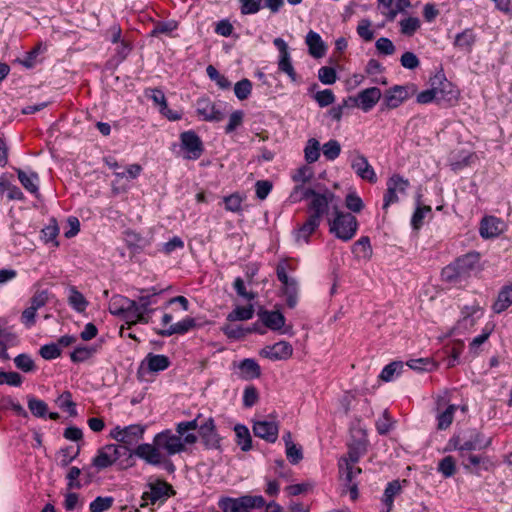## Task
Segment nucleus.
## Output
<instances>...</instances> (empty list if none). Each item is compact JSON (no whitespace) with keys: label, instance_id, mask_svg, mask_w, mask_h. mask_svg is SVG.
Here are the masks:
<instances>
[{"label":"nucleus","instance_id":"nucleus-15","mask_svg":"<svg viewBox=\"0 0 512 512\" xmlns=\"http://www.w3.org/2000/svg\"><path fill=\"white\" fill-rule=\"evenodd\" d=\"M274 45L279 51L278 69L280 72L285 73L292 82H296L298 77L293 67L292 59L287 43L282 38H275Z\"/></svg>","mask_w":512,"mask_h":512},{"label":"nucleus","instance_id":"nucleus-62","mask_svg":"<svg viewBox=\"0 0 512 512\" xmlns=\"http://www.w3.org/2000/svg\"><path fill=\"white\" fill-rule=\"evenodd\" d=\"M244 119V112L241 110H236L233 113H231L229 117L228 124L225 128L226 133H232L234 130H236L238 127H240L243 123Z\"/></svg>","mask_w":512,"mask_h":512},{"label":"nucleus","instance_id":"nucleus-11","mask_svg":"<svg viewBox=\"0 0 512 512\" xmlns=\"http://www.w3.org/2000/svg\"><path fill=\"white\" fill-rule=\"evenodd\" d=\"M409 187V181L398 174L392 175L387 180V191L383 199V209H387L391 204L397 203L401 196L406 194Z\"/></svg>","mask_w":512,"mask_h":512},{"label":"nucleus","instance_id":"nucleus-21","mask_svg":"<svg viewBox=\"0 0 512 512\" xmlns=\"http://www.w3.org/2000/svg\"><path fill=\"white\" fill-rule=\"evenodd\" d=\"M408 98V87L400 85L393 86L384 94L381 110L384 111L398 108Z\"/></svg>","mask_w":512,"mask_h":512},{"label":"nucleus","instance_id":"nucleus-28","mask_svg":"<svg viewBox=\"0 0 512 512\" xmlns=\"http://www.w3.org/2000/svg\"><path fill=\"white\" fill-rule=\"evenodd\" d=\"M512 305V282L504 285L498 292L497 298L492 305V310L500 314Z\"/></svg>","mask_w":512,"mask_h":512},{"label":"nucleus","instance_id":"nucleus-20","mask_svg":"<svg viewBox=\"0 0 512 512\" xmlns=\"http://www.w3.org/2000/svg\"><path fill=\"white\" fill-rule=\"evenodd\" d=\"M253 432L255 436L269 443H274L278 438L279 424L272 419L257 420L253 423Z\"/></svg>","mask_w":512,"mask_h":512},{"label":"nucleus","instance_id":"nucleus-44","mask_svg":"<svg viewBox=\"0 0 512 512\" xmlns=\"http://www.w3.org/2000/svg\"><path fill=\"white\" fill-rule=\"evenodd\" d=\"M314 192L315 190L312 188L299 184L290 193L289 200L291 203H297L305 199L310 200Z\"/></svg>","mask_w":512,"mask_h":512},{"label":"nucleus","instance_id":"nucleus-7","mask_svg":"<svg viewBox=\"0 0 512 512\" xmlns=\"http://www.w3.org/2000/svg\"><path fill=\"white\" fill-rule=\"evenodd\" d=\"M358 229L356 218L350 213L335 212V217L329 221V231L338 239L343 241L351 240Z\"/></svg>","mask_w":512,"mask_h":512},{"label":"nucleus","instance_id":"nucleus-51","mask_svg":"<svg viewBox=\"0 0 512 512\" xmlns=\"http://www.w3.org/2000/svg\"><path fill=\"white\" fill-rule=\"evenodd\" d=\"M322 151L327 160L333 161L340 155V143L337 140H329L323 145Z\"/></svg>","mask_w":512,"mask_h":512},{"label":"nucleus","instance_id":"nucleus-23","mask_svg":"<svg viewBox=\"0 0 512 512\" xmlns=\"http://www.w3.org/2000/svg\"><path fill=\"white\" fill-rule=\"evenodd\" d=\"M197 429L199 430L200 437L207 448L217 449L220 447L221 439L216 431L214 420L212 418H208L201 425L198 424Z\"/></svg>","mask_w":512,"mask_h":512},{"label":"nucleus","instance_id":"nucleus-55","mask_svg":"<svg viewBox=\"0 0 512 512\" xmlns=\"http://www.w3.org/2000/svg\"><path fill=\"white\" fill-rule=\"evenodd\" d=\"M113 504L112 497H97L89 505L90 512H104Z\"/></svg>","mask_w":512,"mask_h":512},{"label":"nucleus","instance_id":"nucleus-24","mask_svg":"<svg viewBox=\"0 0 512 512\" xmlns=\"http://www.w3.org/2000/svg\"><path fill=\"white\" fill-rule=\"evenodd\" d=\"M503 229L504 224L499 218L488 216L482 219L479 233L482 238L489 239L499 236Z\"/></svg>","mask_w":512,"mask_h":512},{"label":"nucleus","instance_id":"nucleus-60","mask_svg":"<svg viewBox=\"0 0 512 512\" xmlns=\"http://www.w3.org/2000/svg\"><path fill=\"white\" fill-rule=\"evenodd\" d=\"M16 367L23 372H31L35 369V364L32 358L27 354H20L14 359Z\"/></svg>","mask_w":512,"mask_h":512},{"label":"nucleus","instance_id":"nucleus-64","mask_svg":"<svg viewBox=\"0 0 512 512\" xmlns=\"http://www.w3.org/2000/svg\"><path fill=\"white\" fill-rule=\"evenodd\" d=\"M39 352L40 355L46 360L56 359L61 355V350L58 344L55 343L43 345Z\"/></svg>","mask_w":512,"mask_h":512},{"label":"nucleus","instance_id":"nucleus-59","mask_svg":"<svg viewBox=\"0 0 512 512\" xmlns=\"http://www.w3.org/2000/svg\"><path fill=\"white\" fill-rule=\"evenodd\" d=\"M22 383V377L17 372H4L0 370V385L7 384L18 387Z\"/></svg>","mask_w":512,"mask_h":512},{"label":"nucleus","instance_id":"nucleus-54","mask_svg":"<svg viewBox=\"0 0 512 512\" xmlns=\"http://www.w3.org/2000/svg\"><path fill=\"white\" fill-rule=\"evenodd\" d=\"M345 205L350 211L354 213H359L364 207L362 199L355 191L349 192L347 194L345 198Z\"/></svg>","mask_w":512,"mask_h":512},{"label":"nucleus","instance_id":"nucleus-46","mask_svg":"<svg viewBox=\"0 0 512 512\" xmlns=\"http://www.w3.org/2000/svg\"><path fill=\"white\" fill-rule=\"evenodd\" d=\"M206 72L209 78L216 82L220 89L227 90L231 87V82L228 80V78L220 74L214 66L209 65L206 69Z\"/></svg>","mask_w":512,"mask_h":512},{"label":"nucleus","instance_id":"nucleus-57","mask_svg":"<svg viewBox=\"0 0 512 512\" xmlns=\"http://www.w3.org/2000/svg\"><path fill=\"white\" fill-rule=\"evenodd\" d=\"M314 99L320 107H326L334 103L335 95L331 89H324L318 91L314 95Z\"/></svg>","mask_w":512,"mask_h":512},{"label":"nucleus","instance_id":"nucleus-1","mask_svg":"<svg viewBox=\"0 0 512 512\" xmlns=\"http://www.w3.org/2000/svg\"><path fill=\"white\" fill-rule=\"evenodd\" d=\"M160 293L156 288L142 289L136 300L114 295L109 301V312L124 319L128 328L138 323L147 324L154 312L150 306L157 303Z\"/></svg>","mask_w":512,"mask_h":512},{"label":"nucleus","instance_id":"nucleus-61","mask_svg":"<svg viewBox=\"0 0 512 512\" xmlns=\"http://www.w3.org/2000/svg\"><path fill=\"white\" fill-rule=\"evenodd\" d=\"M42 238L46 243L54 242L58 236L59 228L55 220H51L50 223L42 229Z\"/></svg>","mask_w":512,"mask_h":512},{"label":"nucleus","instance_id":"nucleus-33","mask_svg":"<svg viewBox=\"0 0 512 512\" xmlns=\"http://www.w3.org/2000/svg\"><path fill=\"white\" fill-rule=\"evenodd\" d=\"M240 377L245 380H251L260 376V366L253 359H244L239 364Z\"/></svg>","mask_w":512,"mask_h":512},{"label":"nucleus","instance_id":"nucleus-22","mask_svg":"<svg viewBox=\"0 0 512 512\" xmlns=\"http://www.w3.org/2000/svg\"><path fill=\"white\" fill-rule=\"evenodd\" d=\"M258 317L261 323L269 330L279 332L281 334L286 331L283 330L286 323L285 316L279 310H260Z\"/></svg>","mask_w":512,"mask_h":512},{"label":"nucleus","instance_id":"nucleus-16","mask_svg":"<svg viewBox=\"0 0 512 512\" xmlns=\"http://www.w3.org/2000/svg\"><path fill=\"white\" fill-rule=\"evenodd\" d=\"M134 454L146 463L154 466L161 465L166 458L162 449L154 441L138 445Z\"/></svg>","mask_w":512,"mask_h":512},{"label":"nucleus","instance_id":"nucleus-31","mask_svg":"<svg viewBox=\"0 0 512 512\" xmlns=\"http://www.w3.org/2000/svg\"><path fill=\"white\" fill-rule=\"evenodd\" d=\"M142 171V167L139 164H131L126 166L122 171H115V182L112 185V190L115 194L120 193V189L117 187L123 179L133 180L136 179Z\"/></svg>","mask_w":512,"mask_h":512},{"label":"nucleus","instance_id":"nucleus-12","mask_svg":"<svg viewBox=\"0 0 512 512\" xmlns=\"http://www.w3.org/2000/svg\"><path fill=\"white\" fill-rule=\"evenodd\" d=\"M145 427L140 424H132L126 427L116 426L110 431V437L125 445H134L142 440Z\"/></svg>","mask_w":512,"mask_h":512},{"label":"nucleus","instance_id":"nucleus-37","mask_svg":"<svg viewBox=\"0 0 512 512\" xmlns=\"http://www.w3.org/2000/svg\"><path fill=\"white\" fill-rule=\"evenodd\" d=\"M145 363L152 372H160L170 366L169 358L162 354H148L145 358Z\"/></svg>","mask_w":512,"mask_h":512},{"label":"nucleus","instance_id":"nucleus-58","mask_svg":"<svg viewBox=\"0 0 512 512\" xmlns=\"http://www.w3.org/2000/svg\"><path fill=\"white\" fill-rule=\"evenodd\" d=\"M431 212V207L430 206H419L417 207V209L415 210L413 216H412V219H411V225L413 226L414 229H419L422 224H423V220L424 218Z\"/></svg>","mask_w":512,"mask_h":512},{"label":"nucleus","instance_id":"nucleus-3","mask_svg":"<svg viewBox=\"0 0 512 512\" xmlns=\"http://www.w3.org/2000/svg\"><path fill=\"white\" fill-rule=\"evenodd\" d=\"M352 438L347 455L340 458L338 462L340 476L348 483L361 473V469L355 468L354 465L366 453L368 445L367 434L362 427L352 430Z\"/></svg>","mask_w":512,"mask_h":512},{"label":"nucleus","instance_id":"nucleus-38","mask_svg":"<svg viewBox=\"0 0 512 512\" xmlns=\"http://www.w3.org/2000/svg\"><path fill=\"white\" fill-rule=\"evenodd\" d=\"M400 33L404 36H413L421 27L418 17L407 16L399 21Z\"/></svg>","mask_w":512,"mask_h":512},{"label":"nucleus","instance_id":"nucleus-30","mask_svg":"<svg viewBox=\"0 0 512 512\" xmlns=\"http://www.w3.org/2000/svg\"><path fill=\"white\" fill-rule=\"evenodd\" d=\"M195 327H196L195 319L191 318V317H186V318L182 319L181 321L171 324L167 328L161 330L159 332V335L165 336V337H169L174 334L183 335Z\"/></svg>","mask_w":512,"mask_h":512},{"label":"nucleus","instance_id":"nucleus-48","mask_svg":"<svg viewBox=\"0 0 512 512\" xmlns=\"http://www.w3.org/2000/svg\"><path fill=\"white\" fill-rule=\"evenodd\" d=\"M438 472L445 478L452 477L456 472V462L452 456L444 457L438 464Z\"/></svg>","mask_w":512,"mask_h":512},{"label":"nucleus","instance_id":"nucleus-32","mask_svg":"<svg viewBox=\"0 0 512 512\" xmlns=\"http://www.w3.org/2000/svg\"><path fill=\"white\" fill-rule=\"evenodd\" d=\"M305 42L308 46L309 53L311 56L315 58H321L324 56L326 52V47L324 45V42L322 41L321 36L318 33L312 30L309 31L308 34L306 35Z\"/></svg>","mask_w":512,"mask_h":512},{"label":"nucleus","instance_id":"nucleus-50","mask_svg":"<svg viewBox=\"0 0 512 512\" xmlns=\"http://www.w3.org/2000/svg\"><path fill=\"white\" fill-rule=\"evenodd\" d=\"M372 22L367 19H361L357 26V34L366 42H370L374 39V32L372 30Z\"/></svg>","mask_w":512,"mask_h":512},{"label":"nucleus","instance_id":"nucleus-39","mask_svg":"<svg viewBox=\"0 0 512 512\" xmlns=\"http://www.w3.org/2000/svg\"><path fill=\"white\" fill-rule=\"evenodd\" d=\"M254 315V307L252 304L247 306H236L228 315L227 320L230 322L234 321H245L250 320Z\"/></svg>","mask_w":512,"mask_h":512},{"label":"nucleus","instance_id":"nucleus-52","mask_svg":"<svg viewBox=\"0 0 512 512\" xmlns=\"http://www.w3.org/2000/svg\"><path fill=\"white\" fill-rule=\"evenodd\" d=\"M252 91V83L248 79L238 81L234 86L235 96L239 100H245L249 97Z\"/></svg>","mask_w":512,"mask_h":512},{"label":"nucleus","instance_id":"nucleus-45","mask_svg":"<svg viewBox=\"0 0 512 512\" xmlns=\"http://www.w3.org/2000/svg\"><path fill=\"white\" fill-rule=\"evenodd\" d=\"M402 368V362H392L382 369L379 377L385 382H390L401 374Z\"/></svg>","mask_w":512,"mask_h":512},{"label":"nucleus","instance_id":"nucleus-63","mask_svg":"<svg viewBox=\"0 0 512 512\" xmlns=\"http://www.w3.org/2000/svg\"><path fill=\"white\" fill-rule=\"evenodd\" d=\"M375 47L378 53L383 55H392L395 52V45L386 37L379 38L375 43Z\"/></svg>","mask_w":512,"mask_h":512},{"label":"nucleus","instance_id":"nucleus-4","mask_svg":"<svg viewBox=\"0 0 512 512\" xmlns=\"http://www.w3.org/2000/svg\"><path fill=\"white\" fill-rule=\"evenodd\" d=\"M491 444V438H486L477 430H468L449 440L447 450H458L461 458L465 457L466 452L482 450Z\"/></svg>","mask_w":512,"mask_h":512},{"label":"nucleus","instance_id":"nucleus-34","mask_svg":"<svg viewBox=\"0 0 512 512\" xmlns=\"http://www.w3.org/2000/svg\"><path fill=\"white\" fill-rule=\"evenodd\" d=\"M68 304L78 313H82L88 307L89 302L84 295L77 290L76 287L71 286L68 289Z\"/></svg>","mask_w":512,"mask_h":512},{"label":"nucleus","instance_id":"nucleus-29","mask_svg":"<svg viewBox=\"0 0 512 512\" xmlns=\"http://www.w3.org/2000/svg\"><path fill=\"white\" fill-rule=\"evenodd\" d=\"M321 221L308 216L307 220L295 231L294 237L297 243H308L310 236L319 227Z\"/></svg>","mask_w":512,"mask_h":512},{"label":"nucleus","instance_id":"nucleus-5","mask_svg":"<svg viewBox=\"0 0 512 512\" xmlns=\"http://www.w3.org/2000/svg\"><path fill=\"white\" fill-rule=\"evenodd\" d=\"M264 505L265 499L261 495H243L237 498L225 496L218 501V507L222 512H251Z\"/></svg>","mask_w":512,"mask_h":512},{"label":"nucleus","instance_id":"nucleus-42","mask_svg":"<svg viewBox=\"0 0 512 512\" xmlns=\"http://www.w3.org/2000/svg\"><path fill=\"white\" fill-rule=\"evenodd\" d=\"M304 157L307 163L311 164L316 162L320 157V143L315 138L307 141L304 148Z\"/></svg>","mask_w":512,"mask_h":512},{"label":"nucleus","instance_id":"nucleus-8","mask_svg":"<svg viewBox=\"0 0 512 512\" xmlns=\"http://www.w3.org/2000/svg\"><path fill=\"white\" fill-rule=\"evenodd\" d=\"M293 269L287 260L280 261L276 268L277 277L282 283V292L289 308H294L298 302V283L296 279L288 276V271Z\"/></svg>","mask_w":512,"mask_h":512},{"label":"nucleus","instance_id":"nucleus-13","mask_svg":"<svg viewBox=\"0 0 512 512\" xmlns=\"http://www.w3.org/2000/svg\"><path fill=\"white\" fill-rule=\"evenodd\" d=\"M334 197V193L329 190H325L323 193L315 191L307 205L309 216L321 221L322 217L328 212Z\"/></svg>","mask_w":512,"mask_h":512},{"label":"nucleus","instance_id":"nucleus-26","mask_svg":"<svg viewBox=\"0 0 512 512\" xmlns=\"http://www.w3.org/2000/svg\"><path fill=\"white\" fill-rule=\"evenodd\" d=\"M197 114L205 121L218 122L223 119V114L215 104L206 98L197 101Z\"/></svg>","mask_w":512,"mask_h":512},{"label":"nucleus","instance_id":"nucleus-14","mask_svg":"<svg viewBox=\"0 0 512 512\" xmlns=\"http://www.w3.org/2000/svg\"><path fill=\"white\" fill-rule=\"evenodd\" d=\"M350 165L355 174L362 180L370 183L377 181L374 168L368 162V159L359 151H354L350 155Z\"/></svg>","mask_w":512,"mask_h":512},{"label":"nucleus","instance_id":"nucleus-41","mask_svg":"<svg viewBox=\"0 0 512 512\" xmlns=\"http://www.w3.org/2000/svg\"><path fill=\"white\" fill-rule=\"evenodd\" d=\"M18 179L23 185V187L32 194H36L38 192V175L34 172L26 173L22 170L17 171Z\"/></svg>","mask_w":512,"mask_h":512},{"label":"nucleus","instance_id":"nucleus-2","mask_svg":"<svg viewBox=\"0 0 512 512\" xmlns=\"http://www.w3.org/2000/svg\"><path fill=\"white\" fill-rule=\"evenodd\" d=\"M198 427V419L180 422L176 426L177 434L171 430H164L154 436V442L162 449L165 456H172L183 452L186 445H193L197 442L195 433L190 432Z\"/></svg>","mask_w":512,"mask_h":512},{"label":"nucleus","instance_id":"nucleus-47","mask_svg":"<svg viewBox=\"0 0 512 512\" xmlns=\"http://www.w3.org/2000/svg\"><path fill=\"white\" fill-rule=\"evenodd\" d=\"M243 196L238 193L231 194L223 198L225 209L227 211L238 213L242 210Z\"/></svg>","mask_w":512,"mask_h":512},{"label":"nucleus","instance_id":"nucleus-6","mask_svg":"<svg viewBox=\"0 0 512 512\" xmlns=\"http://www.w3.org/2000/svg\"><path fill=\"white\" fill-rule=\"evenodd\" d=\"M174 490L170 484L164 480L151 479L145 486L142 494L141 507L149 505L163 504L169 497L174 495Z\"/></svg>","mask_w":512,"mask_h":512},{"label":"nucleus","instance_id":"nucleus-10","mask_svg":"<svg viewBox=\"0 0 512 512\" xmlns=\"http://www.w3.org/2000/svg\"><path fill=\"white\" fill-rule=\"evenodd\" d=\"M128 449L125 446L109 444L102 447L93 458V465L99 469L112 466L122 455H126Z\"/></svg>","mask_w":512,"mask_h":512},{"label":"nucleus","instance_id":"nucleus-17","mask_svg":"<svg viewBox=\"0 0 512 512\" xmlns=\"http://www.w3.org/2000/svg\"><path fill=\"white\" fill-rule=\"evenodd\" d=\"M382 97V92L378 87L366 88L358 93L355 98H348L353 101L354 105L360 108L363 112H369L379 102Z\"/></svg>","mask_w":512,"mask_h":512},{"label":"nucleus","instance_id":"nucleus-36","mask_svg":"<svg viewBox=\"0 0 512 512\" xmlns=\"http://www.w3.org/2000/svg\"><path fill=\"white\" fill-rule=\"evenodd\" d=\"M352 252L357 259L369 260L373 253L369 237L365 236L357 240L353 245Z\"/></svg>","mask_w":512,"mask_h":512},{"label":"nucleus","instance_id":"nucleus-27","mask_svg":"<svg viewBox=\"0 0 512 512\" xmlns=\"http://www.w3.org/2000/svg\"><path fill=\"white\" fill-rule=\"evenodd\" d=\"M483 316V309L479 304L474 303L470 306H465L462 309V318L459 320L458 325L464 328H471L475 325L476 321Z\"/></svg>","mask_w":512,"mask_h":512},{"label":"nucleus","instance_id":"nucleus-9","mask_svg":"<svg viewBox=\"0 0 512 512\" xmlns=\"http://www.w3.org/2000/svg\"><path fill=\"white\" fill-rule=\"evenodd\" d=\"M431 86L433 87L437 103L452 106L458 102L460 97L459 89L443 75H436L431 81Z\"/></svg>","mask_w":512,"mask_h":512},{"label":"nucleus","instance_id":"nucleus-35","mask_svg":"<svg viewBox=\"0 0 512 512\" xmlns=\"http://www.w3.org/2000/svg\"><path fill=\"white\" fill-rule=\"evenodd\" d=\"M236 436V443L240 446L242 451H249L252 448V438L247 426L243 424H236L234 426Z\"/></svg>","mask_w":512,"mask_h":512},{"label":"nucleus","instance_id":"nucleus-18","mask_svg":"<svg viewBox=\"0 0 512 512\" xmlns=\"http://www.w3.org/2000/svg\"><path fill=\"white\" fill-rule=\"evenodd\" d=\"M260 356L267 358L272 361H281L289 359L293 354V347L287 341H279L272 345L263 347L260 352Z\"/></svg>","mask_w":512,"mask_h":512},{"label":"nucleus","instance_id":"nucleus-25","mask_svg":"<svg viewBox=\"0 0 512 512\" xmlns=\"http://www.w3.org/2000/svg\"><path fill=\"white\" fill-rule=\"evenodd\" d=\"M457 406L454 404H450L447 407H444V402L442 399L437 401V428L439 430H446L450 427L453 422L454 414L457 410Z\"/></svg>","mask_w":512,"mask_h":512},{"label":"nucleus","instance_id":"nucleus-43","mask_svg":"<svg viewBox=\"0 0 512 512\" xmlns=\"http://www.w3.org/2000/svg\"><path fill=\"white\" fill-rule=\"evenodd\" d=\"M474 42H475L474 33L471 30L467 29V30L463 31L462 33H459L456 35L454 44L456 47L460 48L461 50L470 51Z\"/></svg>","mask_w":512,"mask_h":512},{"label":"nucleus","instance_id":"nucleus-53","mask_svg":"<svg viewBox=\"0 0 512 512\" xmlns=\"http://www.w3.org/2000/svg\"><path fill=\"white\" fill-rule=\"evenodd\" d=\"M28 408L36 417H44L48 410L47 404L44 401L34 397L28 398Z\"/></svg>","mask_w":512,"mask_h":512},{"label":"nucleus","instance_id":"nucleus-19","mask_svg":"<svg viewBox=\"0 0 512 512\" xmlns=\"http://www.w3.org/2000/svg\"><path fill=\"white\" fill-rule=\"evenodd\" d=\"M181 146L185 152V157L190 160L200 158L203 153V145L199 136L193 131H187L181 134Z\"/></svg>","mask_w":512,"mask_h":512},{"label":"nucleus","instance_id":"nucleus-56","mask_svg":"<svg viewBox=\"0 0 512 512\" xmlns=\"http://www.w3.org/2000/svg\"><path fill=\"white\" fill-rule=\"evenodd\" d=\"M318 78L324 85H332L337 80V74L334 68L323 66L318 70Z\"/></svg>","mask_w":512,"mask_h":512},{"label":"nucleus","instance_id":"nucleus-40","mask_svg":"<svg viewBox=\"0 0 512 512\" xmlns=\"http://www.w3.org/2000/svg\"><path fill=\"white\" fill-rule=\"evenodd\" d=\"M96 351L94 346L79 345L71 352L70 358L74 363H82L89 360Z\"/></svg>","mask_w":512,"mask_h":512},{"label":"nucleus","instance_id":"nucleus-49","mask_svg":"<svg viewBox=\"0 0 512 512\" xmlns=\"http://www.w3.org/2000/svg\"><path fill=\"white\" fill-rule=\"evenodd\" d=\"M56 404L59 408L66 410L71 416H75L77 414L75 403L72 401V396L70 392L62 393L57 399Z\"/></svg>","mask_w":512,"mask_h":512}]
</instances>
